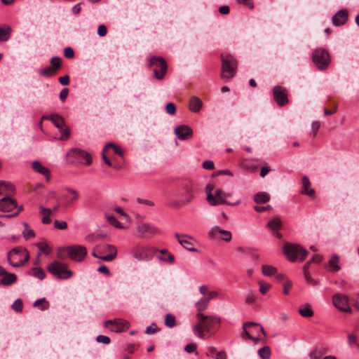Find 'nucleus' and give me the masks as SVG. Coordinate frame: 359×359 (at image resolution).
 Here are the masks:
<instances>
[{"label":"nucleus","instance_id":"obj_6","mask_svg":"<svg viewBox=\"0 0 359 359\" xmlns=\"http://www.w3.org/2000/svg\"><path fill=\"white\" fill-rule=\"evenodd\" d=\"M62 251H66L69 258L72 261L77 262H82L87 255L86 248L80 245H71L60 248L57 255L58 257H64L62 253Z\"/></svg>","mask_w":359,"mask_h":359},{"label":"nucleus","instance_id":"obj_45","mask_svg":"<svg viewBox=\"0 0 359 359\" xmlns=\"http://www.w3.org/2000/svg\"><path fill=\"white\" fill-rule=\"evenodd\" d=\"M299 314L305 318L311 317L313 315V311L309 308H304L299 310Z\"/></svg>","mask_w":359,"mask_h":359},{"label":"nucleus","instance_id":"obj_7","mask_svg":"<svg viewBox=\"0 0 359 359\" xmlns=\"http://www.w3.org/2000/svg\"><path fill=\"white\" fill-rule=\"evenodd\" d=\"M23 210L22 205H18L15 199L6 196L0 200V211L3 212L12 213L3 215L2 217H13L18 215Z\"/></svg>","mask_w":359,"mask_h":359},{"label":"nucleus","instance_id":"obj_50","mask_svg":"<svg viewBox=\"0 0 359 359\" xmlns=\"http://www.w3.org/2000/svg\"><path fill=\"white\" fill-rule=\"evenodd\" d=\"M50 63L54 68L59 69L61 67V59L58 57H53Z\"/></svg>","mask_w":359,"mask_h":359},{"label":"nucleus","instance_id":"obj_12","mask_svg":"<svg viewBox=\"0 0 359 359\" xmlns=\"http://www.w3.org/2000/svg\"><path fill=\"white\" fill-rule=\"evenodd\" d=\"M348 300V297L344 294L337 293L332 297L333 305L342 312H351Z\"/></svg>","mask_w":359,"mask_h":359},{"label":"nucleus","instance_id":"obj_32","mask_svg":"<svg viewBox=\"0 0 359 359\" xmlns=\"http://www.w3.org/2000/svg\"><path fill=\"white\" fill-rule=\"evenodd\" d=\"M13 190L14 187L11 182L0 181V195L11 193Z\"/></svg>","mask_w":359,"mask_h":359},{"label":"nucleus","instance_id":"obj_3","mask_svg":"<svg viewBox=\"0 0 359 359\" xmlns=\"http://www.w3.org/2000/svg\"><path fill=\"white\" fill-rule=\"evenodd\" d=\"M7 259L12 266L20 267L29 261V254L25 248L18 246L8 252Z\"/></svg>","mask_w":359,"mask_h":359},{"label":"nucleus","instance_id":"obj_61","mask_svg":"<svg viewBox=\"0 0 359 359\" xmlns=\"http://www.w3.org/2000/svg\"><path fill=\"white\" fill-rule=\"evenodd\" d=\"M199 292L203 296V297H205L208 296L209 290L206 285H201L199 287Z\"/></svg>","mask_w":359,"mask_h":359},{"label":"nucleus","instance_id":"obj_58","mask_svg":"<svg viewBox=\"0 0 359 359\" xmlns=\"http://www.w3.org/2000/svg\"><path fill=\"white\" fill-rule=\"evenodd\" d=\"M203 168L207 170H213L215 168L214 162L212 161H205L203 163Z\"/></svg>","mask_w":359,"mask_h":359},{"label":"nucleus","instance_id":"obj_54","mask_svg":"<svg viewBox=\"0 0 359 359\" xmlns=\"http://www.w3.org/2000/svg\"><path fill=\"white\" fill-rule=\"evenodd\" d=\"M96 341L104 344H109L110 343V338L107 336L99 335L97 337Z\"/></svg>","mask_w":359,"mask_h":359},{"label":"nucleus","instance_id":"obj_21","mask_svg":"<svg viewBox=\"0 0 359 359\" xmlns=\"http://www.w3.org/2000/svg\"><path fill=\"white\" fill-rule=\"evenodd\" d=\"M314 264V256H312L310 260L304 265L303 266V274L306 281L311 284L313 283L312 272L313 265Z\"/></svg>","mask_w":359,"mask_h":359},{"label":"nucleus","instance_id":"obj_25","mask_svg":"<svg viewBox=\"0 0 359 359\" xmlns=\"http://www.w3.org/2000/svg\"><path fill=\"white\" fill-rule=\"evenodd\" d=\"M32 167L36 172L44 175L48 181L50 180V173L49 170L44 167L40 162L37 161L33 162Z\"/></svg>","mask_w":359,"mask_h":359},{"label":"nucleus","instance_id":"obj_36","mask_svg":"<svg viewBox=\"0 0 359 359\" xmlns=\"http://www.w3.org/2000/svg\"><path fill=\"white\" fill-rule=\"evenodd\" d=\"M262 273L266 276H271L276 273V267L270 265H263L262 268Z\"/></svg>","mask_w":359,"mask_h":359},{"label":"nucleus","instance_id":"obj_22","mask_svg":"<svg viewBox=\"0 0 359 359\" xmlns=\"http://www.w3.org/2000/svg\"><path fill=\"white\" fill-rule=\"evenodd\" d=\"M73 154L75 155L76 158H78L82 163H86V165H90L92 163V158L89 154L87 152L80 149H74L72 150Z\"/></svg>","mask_w":359,"mask_h":359},{"label":"nucleus","instance_id":"obj_48","mask_svg":"<svg viewBox=\"0 0 359 359\" xmlns=\"http://www.w3.org/2000/svg\"><path fill=\"white\" fill-rule=\"evenodd\" d=\"M109 147L113 148L114 152L116 154H118V155H119L121 156H123V151H122L120 147H118V146H116V144H114V143H108V144H107L106 146H105V149H107Z\"/></svg>","mask_w":359,"mask_h":359},{"label":"nucleus","instance_id":"obj_63","mask_svg":"<svg viewBox=\"0 0 359 359\" xmlns=\"http://www.w3.org/2000/svg\"><path fill=\"white\" fill-rule=\"evenodd\" d=\"M184 350L189 353H193L196 350V346L194 344H188L185 346Z\"/></svg>","mask_w":359,"mask_h":359},{"label":"nucleus","instance_id":"obj_23","mask_svg":"<svg viewBox=\"0 0 359 359\" xmlns=\"http://www.w3.org/2000/svg\"><path fill=\"white\" fill-rule=\"evenodd\" d=\"M41 119L50 120L53 124L59 129L62 128L65 123L64 118L57 114H50L49 116H42Z\"/></svg>","mask_w":359,"mask_h":359},{"label":"nucleus","instance_id":"obj_38","mask_svg":"<svg viewBox=\"0 0 359 359\" xmlns=\"http://www.w3.org/2000/svg\"><path fill=\"white\" fill-rule=\"evenodd\" d=\"M258 355L262 359H268L271 355V350L268 346L259 349Z\"/></svg>","mask_w":359,"mask_h":359},{"label":"nucleus","instance_id":"obj_60","mask_svg":"<svg viewBox=\"0 0 359 359\" xmlns=\"http://www.w3.org/2000/svg\"><path fill=\"white\" fill-rule=\"evenodd\" d=\"M157 330V326L155 323H152L151 325L148 326L145 330L147 334H154Z\"/></svg>","mask_w":359,"mask_h":359},{"label":"nucleus","instance_id":"obj_37","mask_svg":"<svg viewBox=\"0 0 359 359\" xmlns=\"http://www.w3.org/2000/svg\"><path fill=\"white\" fill-rule=\"evenodd\" d=\"M268 226L273 231L281 228V221L278 218H273L268 222Z\"/></svg>","mask_w":359,"mask_h":359},{"label":"nucleus","instance_id":"obj_8","mask_svg":"<svg viewBox=\"0 0 359 359\" xmlns=\"http://www.w3.org/2000/svg\"><path fill=\"white\" fill-rule=\"evenodd\" d=\"M149 66L154 67V76L156 79L161 80L164 78L168 70V65L162 57H151L149 60Z\"/></svg>","mask_w":359,"mask_h":359},{"label":"nucleus","instance_id":"obj_29","mask_svg":"<svg viewBox=\"0 0 359 359\" xmlns=\"http://www.w3.org/2000/svg\"><path fill=\"white\" fill-rule=\"evenodd\" d=\"M12 29L8 25L0 27V42L7 41L11 35Z\"/></svg>","mask_w":359,"mask_h":359},{"label":"nucleus","instance_id":"obj_1","mask_svg":"<svg viewBox=\"0 0 359 359\" xmlns=\"http://www.w3.org/2000/svg\"><path fill=\"white\" fill-rule=\"evenodd\" d=\"M197 323L194 326V334L201 339L208 338L214 332L216 324L221 323V319L215 316H207L201 313L196 315Z\"/></svg>","mask_w":359,"mask_h":359},{"label":"nucleus","instance_id":"obj_44","mask_svg":"<svg viewBox=\"0 0 359 359\" xmlns=\"http://www.w3.org/2000/svg\"><path fill=\"white\" fill-rule=\"evenodd\" d=\"M22 307H23V304H22V302L21 299H16L13 304H12V309L17 311V312H20L22 311Z\"/></svg>","mask_w":359,"mask_h":359},{"label":"nucleus","instance_id":"obj_40","mask_svg":"<svg viewBox=\"0 0 359 359\" xmlns=\"http://www.w3.org/2000/svg\"><path fill=\"white\" fill-rule=\"evenodd\" d=\"M175 324V317L170 313L166 314L165 318V325L168 327H173Z\"/></svg>","mask_w":359,"mask_h":359},{"label":"nucleus","instance_id":"obj_14","mask_svg":"<svg viewBox=\"0 0 359 359\" xmlns=\"http://www.w3.org/2000/svg\"><path fill=\"white\" fill-rule=\"evenodd\" d=\"M273 97L277 104L280 107L285 106L288 103L286 90L282 86H276L273 87Z\"/></svg>","mask_w":359,"mask_h":359},{"label":"nucleus","instance_id":"obj_53","mask_svg":"<svg viewBox=\"0 0 359 359\" xmlns=\"http://www.w3.org/2000/svg\"><path fill=\"white\" fill-rule=\"evenodd\" d=\"M61 136L60 137V140H66L69 138L70 132L67 128H60Z\"/></svg>","mask_w":359,"mask_h":359},{"label":"nucleus","instance_id":"obj_59","mask_svg":"<svg viewBox=\"0 0 359 359\" xmlns=\"http://www.w3.org/2000/svg\"><path fill=\"white\" fill-rule=\"evenodd\" d=\"M69 94V89L67 88H63L60 93V99L62 102H64L67 97Z\"/></svg>","mask_w":359,"mask_h":359},{"label":"nucleus","instance_id":"obj_18","mask_svg":"<svg viewBox=\"0 0 359 359\" xmlns=\"http://www.w3.org/2000/svg\"><path fill=\"white\" fill-rule=\"evenodd\" d=\"M208 234L211 238H215L219 234L220 238L226 242H229L232 238V234L229 231L221 229L218 226L212 227Z\"/></svg>","mask_w":359,"mask_h":359},{"label":"nucleus","instance_id":"obj_42","mask_svg":"<svg viewBox=\"0 0 359 359\" xmlns=\"http://www.w3.org/2000/svg\"><path fill=\"white\" fill-rule=\"evenodd\" d=\"M259 292L262 294H266L268 292V290L271 288V285L269 283H266L264 281H259Z\"/></svg>","mask_w":359,"mask_h":359},{"label":"nucleus","instance_id":"obj_31","mask_svg":"<svg viewBox=\"0 0 359 359\" xmlns=\"http://www.w3.org/2000/svg\"><path fill=\"white\" fill-rule=\"evenodd\" d=\"M17 280V276L14 273H8L6 276L3 277L0 280V284L4 286H9L15 283Z\"/></svg>","mask_w":359,"mask_h":359},{"label":"nucleus","instance_id":"obj_39","mask_svg":"<svg viewBox=\"0 0 359 359\" xmlns=\"http://www.w3.org/2000/svg\"><path fill=\"white\" fill-rule=\"evenodd\" d=\"M194 199V195L193 194L192 187H188L186 191V198L183 199V203L182 205H187Z\"/></svg>","mask_w":359,"mask_h":359},{"label":"nucleus","instance_id":"obj_2","mask_svg":"<svg viewBox=\"0 0 359 359\" xmlns=\"http://www.w3.org/2000/svg\"><path fill=\"white\" fill-rule=\"evenodd\" d=\"M283 252L291 262H303L307 257L308 252L300 245L285 243L283 247Z\"/></svg>","mask_w":359,"mask_h":359},{"label":"nucleus","instance_id":"obj_17","mask_svg":"<svg viewBox=\"0 0 359 359\" xmlns=\"http://www.w3.org/2000/svg\"><path fill=\"white\" fill-rule=\"evenodd\" d=\"M109 325H114L111 330L115 332H121L123 329H127L129 327L128 322L121 318L105 321L104 326L108 327Z\"/></svg>","mask_w":359,"mask_h":359},{"label":"nucleus","instance_id":"obj_33","mask_svg":"<svg viewBox=\"0 0 359 359\" xmlns=\"http://www.w3.org/2000/svg\"><path fill=\"white\" fill-rule=\"evenodd\" d=\"M269 200L270 196L266 192H259L254 196V201L257 203H265Z\"/></svg>","mask_w":359,"mask_h":359},{"label":"nucleus","instance_id":"obj_27","mask_svg":"<svg viewBox=\"0 0 359 359\" xmlns=\"http://www.w3.org/2000/svg\"><path fill=\"white\" fill-rule=\"evenodd\" d=\"M203 105V102L198 97L193 96L189 101V109L193 112H198Z\"/></svg>","mask_w":359,"mask_h":359},{"label":"nucleus","instance_id":"obj_19","mask_svg":"<svg viewBox=\"0 0 359 359\" xmlns=\"http://www.w3.org/2000/svg\"><path fill=\"white\" fill-rule=\"evenodd\" d=\"M175 134L180 140H184L192 137L193 130L187 125H181L175 129Z\"/></svg>","mask_w":359,"mask_h":359},{"label":"nucleus","instance_id":"obj_10","mask_svg":"<svg viewBox=\"0 0 359 359\" xmlns=\"http://www.w3.org/2000/svg\"><path fill=\"white\" fill-rule=\"evenodd\" d=\"M154 252V249L149 246H137L131 250L133 257L140 262L151 260Z\"/></svg>","mask_w":359,"mask_h":359},{"label":"nucleus","instance_id":"obj_57","mask_svg":"<svg viewBox=\"0 0 359 359\" xmlns=\"http://www.w3.org/2000/svg\"><path fill=\"white\" fill-rule=\"evenodd\" d=\"M64 55L67 58H72L74 56V53L71 47H66L64 50Z\"/></svg>","mask_w":359,"mask_h":359},{"label":"nucleus","instance_id":"obj_9","mask_svg":"<svg viewBox=\"0 0 359 359\" xmlns=\"http://www.w3.org/2000/svg\"><path fill=\"white\" fill-rule=\"evenodd\" d=\"M207 201L211 205H228L230 206H233L238 205L241 203L240 200H237L233 203L227 201L224 198L222 197V189H216L214 194L210 193V191L208 192Z\"/></svg>","mask_w":359,"mask_h":359},{"label":"nucleus","instance_id":"obj_55","mask_svg":"<svg viewBox=\"0 0 359 359\" xmlns=\"http://www.w3.org/2000/svg\"><path fill=\"white\" fill-rule=\"evenodd\" d=\"M52 74H53V70H52V68L50 67L42 69L40 71V74L43 76L48 77V76H50L52 75Z\"/></svg>","mask_w":359,"mask_h":359},{"label":"nucleus","instance_id":"obj_20","mask_svg":"<svg viewBox=\"0 0 359 359\" xmlns=\"http://www.w3.org/2000/svg\"><path fill=\"white\" fill-rule=\"evenodd\" d=\"M348 18L347 11L346 9H341L332 16V22L334 26H341L347 22Z\"/></svg>","mask_w":359,"mask_h":359},{"label":"nucleus","instance_id":"obj_51","mask_svg":"<svg viewBox=\"0 0 359 359\" xmlns=\"http://www.w3.org/2000/svg\"><path fill=\"white\" fill-rule=\"evenodd\" d=\"M292 287V283L290 280L286 279L283 285V292L285 294H288L289 290Z\"/></svg>","mask_w":359,"mask_h":359},{"label":"nucleus","instance_id":"obj_35","mask_svg":"<svg viewBox=\"0 0 359 359\" xmlns=\"http://www.w3.org/2000/svg\"><path fill=\"white\" fill-rule=\"evenodd\" d=\"M29 275L41 280H43L46 278V273L43 269L41 268H33L32 269V272L29 273Z\"/></svg>","mask_w":359,"mask_h":359},{"label":"nucleus","instance_id":"obj_62","mask_svg":"<svg viewBox=\"0 0 359 359\" xmlns=\"http://www.w3.org/2000/svg\"><path fill=\"white\" fill-rule=\"evenodd\" d=\"M59 82L63 86L68 85L69 83V76L68 75L60 76L59 78Z\"/></svg>","mask_w":359,"mask_h":359},{"label":"nucleus","instance_id":"obj_5","mask_svg":"<svg viewBox=\"0 0 359 359\" xmlns=\"http://www.w3.org/2000/svg\"><path fill=\"white\" fill-rule=\"evenodd\" d=\"M222 72L221 77L227 80L232 79L236 72L237 62L235 58L226 53H222Z\"/></svg>","mask_w":359,"mask_h":359},{"label":"nucleus","instance_id":"obj_26","mask_svg":"<svg viewBox=\"0 0 359 359\" xmlns=\"http://www.w3.org/2000/svg\"><path fill=\"white\" fill-rule=\"evenodd\" d=\"M39 213L42 215L41 222L44 224L51 223L50 215H52V210L45 208L42 205L39 206Z\"/></svg>","mask_w":359,"mask_h":359},{"label":"nucleus","instance_id":"obj_11","mask_svg":"<svg viewBox=\"0 0 359 359\" xmlns=\"http://www.w3.org/2000/svg\"><path fill=\"white\" fill-rule=\"evenodd\" d=\"M330 62L331 57L327 50L322 48L316 49V67L318 69H327Z\"/></svg>","mask_w":359,"mask_h":359},{"label":"nucleus","instance_id":"obj_52","mask_svg":"<svg viewBox=\"0 0 359 359\" xmlns=\"http://www.w3.org/2000/svg\"><path fill=\"white\" fill-rule=\"evenodd\" d=\"M165 110L168 114L173 115L176 111L175 105L172 102H169L166 105Z\"/></svg>","mask_w":359,"mask_h":359},{"label":"nucleus","instance_id":"obj_30","mask_svg":"<svg viewBox=\"0 0 359 359\" xmlns=\"http://www.w3.org/2000/svg\"><path fill=\"white\" fill-rule=\"evenodd\" d=\"M311 186V182L309 178L306 176H304L302 177V194H306L308 196H311L314 194V189H308Z\"/></svg>","mask_w":359,"mask_h":359},{"label":"nucleus","instance_id":"obj_46","mask_svg":"<svg viewBox=\"0 0 359 359\" xmlns=\"http://www.w3.org/2000/svg\"><path fill=\"white\" fill-rule=\"evenodd\" d=\"M37 247L40 250V251L46 255H49L51 252V250L48 247V245L43 243H39L37 244Z\"/></svg>","mask_w":359,"mask_h":359},{"label":"nucleus","instance_id":"obj_34","mask_svg":"<svg viewBox=\"0 0 359 359\" xmlns=\"http://www.w3.org/2000/svg\"><path fill=\"white\" fill-rule=\"evenodd\" d=\"M208 303H209V301L206 298V297H203L201 299H199L198 302H196V309L198 311V313H201V312L205 311L208 308Z\"/></svg>","mask_w":359,"mask_h":359},{"label":"nucleus","instance_id":"obj_15","mask_svg":"<svg viewBox=\"0 0 359 359\" xmlns=\"http://www.w3.org/2000/svg\"><path fill=\"white\" fill-rule=\"evenodd\" d=\"M175 238L181 245L183 246L186 250L190 252H197V250L194 248L193 243L194 239L192 237L186 234H180L176 233L175 234Z\"/></svg>","mask_w":359,"mask_h":359},{"label":"nucleus","instance_id":"obj_56","mask_svg":"<svg viewBox=\"0 0 359 359\" xmlns=\"http://www.w3.org/2000/svg\"><path fill=\"white\" fill-rule=\"evenodd\" d=\"M107 33V27L104 25H100L97 28V34L100 36H104Z\"/></svg>","mask_w":359,"mask_h":359},{"label":"nucleus","instance_id":"obj_16","mask_svg":"<svg viewBox=\"0 0 359 359\" xmlns=\"http://www.w3.org/2000/svg\"><path fill=\"white\" fill-rule=\"evenodd\" d=\"M62 198L65 201L64 206L67 207L79 198V194L76 189L66 187L65 193L62 194Z\"/></svg>","mask_w":359,"mask_h":359},{"label":"nucleus","instance_id":"obj_24","mask_svg":"<svg viewBox=\"0 0 359 359\" xmlns=\"http://www.w3.org/2000/svg\"><path fill=\"white\" fill-rule=\"evenodd\" d=\"M339 257L337 255H334L330 258L326 267L331 272L335 273L341 270V267L339 264Z\"/></svg>","mask_w":359,"mask_h":359},{"label":"nucleus","instance_id":"obj_41","mask_svg":"<svg viewBox=\"0 0 359 359\" xmlns=\"http://www.w3.org/2000/svg\"><path fill=\"white\" fill-rule=\"evenodd\" d=\"M24 226L25 229L23 231L22 234L26 240L34 236V231L32 229H27L28 224L27 223H24Z\"/></svg>","mask_w":359,"mask_h":359},{"label":"nucleus","instance_id":"obj_28","mask_svg":"<svg viewBox=\"0 0 359 359\" xmlns=\"http://www.w3.org/2000/svg\"><path fill=\"white\" fill-rule=\"evenodd\" d=\"M107 250L109 252V254L102 256L100 257V259L105 262H111L114 260L117 256V249L114 245H107Z\"/></svg>","mask_w":359,"mask_h":359},{"label":"nucleus","instance_id":"obj_49","mask_svg":"<svg viewBox=\"0 0 359 359\" xmlns=\"http://www.w3.org/2000/svg\"><path fill=\"white\" fill-rule=\"evenodd\" d=\"M256 296L252 292H250L247 294L245 302L247 304H251L256 301Z\"/></svg>","mask_w":359,"mask_h":359},{"label":"nucleus","instance_id":"obj_47","mask_svg":"<svg viewBox=\"0 0 359 359\" xmlns=\"http://www.w3.org/2000/svg\"><path fill=\"white\" fill-rule=\"evenodd\" d=\"M54 227L60 230H64L67 229V224L65 221H60L56 219L54 222Z\"/></svg>","mask_w":359,"mask_h":359},{"label":"nucleus","instance_id":"obj_64","mask_svg":"<svg viewBox=\"0 0 359 359\" xmlns=\"http://www.w3.org/2000/svg\"><path fill=\"white\" fill-rule=\"evenodd\" d=\"M348 344L352 346L353 344H355L358 340V338L355 335L352 334H348Z\"/></svg>","mask_w":359,"mask_h":359},{"label":"nucleus","instance_id":"obj_4","mask_svg":"<svg viewBox=\"0 0 359 359\" xmlns=\"http://www.w3.org/2000/svg\"><path fill=\"white\" fill-rule=\"evenodd\" d=\"M47 271L55 278L67 280L73 276L71 270L68 269V264L60 261H54L47 266Z\"/></svg>","mask_w":359,"mask_h":359},{"label":"nucleus","instance_id":"obj_43","mask_svg":"<svg viewBox=\"0 0 359 359\" xmlns=\"http://www.w3.org/2000/svg\"><path fill=\"white\" fill-rule=\"evenodd\" d=\"M107 219L109 223L116 228H122L120 222L114 216L107 215Z\"/></svg>","mask_w":359,"mask_h":359},{"label":"nucleus","instance_id":"obj_13","mask_svg":"<svg viewBox=\"0 0 359 359\" xmlns=\"http://www.w3.org/2000/svg\"><path fill=\"white\" fill-rule=\"evenodd\" d=\"M137 231L141 238H151L159 233V229L147 223H139L137 226Z\"/></svg>","mask_w":359,"mask_h":359}]
</instances>
